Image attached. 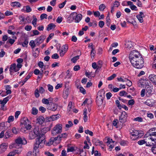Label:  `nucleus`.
Returning a JSON list of instances; mask_svg holds the SVG:
<instances>
[{
  "label": "nucleus",
  "instance_id": "nucleus-1",
  "mask_svg": "<svg viewBox=\"0 0 156 156\" xmlns=\"http://www.w3.org/2000/svg\"><path fill=\"white\" fill-rule=\"evenodd\" d=\"M129 58L134 67L141 69L144 66L143 58L141 55L137 51L133 50L131 51L129 54Z\"/></svg>",
  "mask_w": 156,
  "mask_h": 156
},
{
  "label": "nucleus",
  "instance_id": "nucleus-2",
  "mask_svg": "<svg viewBox=\"0 0 156 156\" xmlns=\"http://www.w3.org/2000/svg\"><path fill=\"white\" fill-rule=\"evenodd\" d=\"M45 141L44 138L43 136L39 137L37 139L33 152V153L36 154V156L38 155L39 151L38 148H42L44 147Z\"/></svg>",
  "mask_w": 156,
  "mask_h": 156
},
{
  "label": "nucleus",
  "instance_id": "nucleus-3",
  "mask_svg": "<svg viewBox=\"0 0 156 156\" xmlns=\"http://www.w3.org/2000/svg\"><path fill=\"white\" fill-rule=\"evenodd\" d=\"M21 128L20 131L23 133H25L27 130L30 129L32 126L27 118H23L21 121Z\"/></svg>",
  "mask_w": 156,
  "mask_h": 156
},
{
  "label": "nucleus",
  "instance_id": "nucleus-4",
  "mask_svg": "<svg viewBox=\"0 0 156 156\" xmlns=\"http://www.w3.org/2000/svg\"><path fill=\"white\" fill-rule=\"evenodd\" d=\"M27 143V141L24 137H19L15 140V143L12 144V147L11 145L9 146V148H11L14 147L16 148H19L21 147V145L25 144Z\"/></svg>",
  "mask_w": 156,
  "mask_h": 156
},
{
  "label": "nucleus",
  "instance_id": "nucleus-5",
  "mask_svg": "<svg viewBox=\"0 0 156 156\" xmlns=\"http://www.w3.org/2000/svg\"><path fill=\"white\" fill-rule=\"evenodd\" d=\"M141 132V131L139 130L133 129L130 132L131 139L132 140H135L141 137L142 135Z\"/></svg>",
  "mask_w": 156,
  "mask_h": 156
},
{
  "label": "nucleus",
  "instance_id": "nucleus-6",
  "mask_svg": "<svg viewBox=\"0 0 156 156\" xmlns=\"http://www.w3.org/2000/svg\"><path fill=\"white\" fill-rule=\"evenodd\" d=\"M62 124H58L53 128L51 130V134L53 135L60 133L62 132Z\"/></svg>",
  "mask_w": 156,
  "mask_h": 156
},
{
  "label": "nucleus",
  "instance_id": "nucleus-7",
  "mask_svg": "<svg viewBox=\"0 0 156 156\" xmlns=\"http://www.w3.org/2000/svg\"><path fill=\"white\" fill-rule=\"evenodd\" d=\"M61 140L60 137H59V136L55 138L51 137L47 143V145L48 146H50L52 144H53L54 146L60 143Z\"/></svg>",
  "mask_w": 156,
  "mask_h": 156
},
{
  "label": "nucleus",
  "instance_id": "nucleus-8",
  "mask_svg": "<svg viewBox=\"0 0 156 156\" xmlns=\"http://www.w3.org/2000/svg\"><path fill=\"white\" fill-rule=\"evenodd\" d=\"M150 81L147 79L141 78L138 82V86L141 88L147 87L149 86Z\"/></svg>",
  "mask_w": 156,
  "mask_h": 156
},
{
  "label": "nucleus",
  "instance_id": "nucleus-9",
  "mask_svg": "<svg viewBox=\"0 0 156 156\" xmlns=\"http://www.w3.org/2000/svg\"><path fill=\"white\" fill-rule=\"evenodd\" d=\"M127 117V115L126 112L125 111L122 112L119 119V122L120 123V127H122L124 123L126 122Z\"/></svg>",
  "mask_w": 156,
  "mask_h": 156
},
{
  "label": "nucleus",
  "instance_id": "nucleus-10",
  "mask_svg": "<svg viewBox=\"0 0 156 156\" xmlns=\"http://www.w3.org/2000/svg\"><path fill=\"white\" fill-rule=\"evenodd\" d=\"M60 116V115L59 114H57L56 115H53L50 117H46V122L56 120L59 119Z\"/></svg>",
  "mask_w": 156,
  "mask_h": 156
},
{
  "label": "nucleus",
  "instance_id": "nucleus-11",
  "mask_svg": "<svg viewBox=\"0 0 156 156\" xmlns=\"http://www.w3.org/2000/svg\"><path fill=\"white\" fill-rule=\"evenodd\" d=\"M137 143L140 145H142L145 144L146 146L148 147H151L153 144V143H151V142H150L148 140H146V139L139 140L138 142Z\"/></svg>",
  "mask_w": 156,
  "mask_h": 156
},
{
  "label": "nucleus",
  "instance_id": "nucleus-12",
  "mask_svg": "<svg viewBox=\"0 0 156 156\" xmlns=\"http://www.w3.org/2000/svg\"><path fill=\"white\" fill-rule=\"evenodd\" d=\"M68 49V46L67 44L63 45L62 47V48L60 50V55L61 56H64Z\"/></svg>",
  "mask_w": 156,
  "mask_h": 156
},
{
  "label": "nucleus",
  "instance_id": "nucleus-13",
  "mask_svg": "<svg viewBox=\"0 0 156 156\" xmlns=\"http://www.w3.org/2000/svg\"><path fill=\"white\" fill-rule=\"evenodd\" d=\"M147 135V134L145 135L144 137L146 138V140H148L149 141L151 140V142L156 143V136Z\"/></svg>",
  "mask_w": 156,
  "mask_h": 156
},
{
  "label": "nucleus",
  "instance_id": "nucleus-14",
  "mask_svg": "<svg viewBox=\"0 0 156 156\" xmlns=\"http://www.w3.org/2000/svg\"><path fill=\"white\" fill-rule=\"evenodd\" d=\"M74 13L75 22L79 23L82 20L83 16L80 13H77L76 12H74Z\"/></svg>",
  "mask_w": 156,
  "mask_h": 156
},
{
  "label": "nucleus",
  "instance_id": "nucleus-15",
  "mask_svg": "<svg viewBox=\"0 0 156 156\" xmlns=\"http://www.w3.org/2000/svg\"><path fill=\"white\" fill-rule=\"evenodd\" d=\"M19 71L18 69L16 66V64H13L10 66L9 69V71L11 75H12L14 72H16Z\"/></svg>",
  "mask_w": 156,
  "mask_h": 156
},
{
  "label": "nucleus",
  "instance_id": "nucleus-16",
  "mask_svg": "<svg viewBox=\"0 0 156 156\" xmlns=\"http://www.w3.org/2000/svg\"><path fill=\"white\" fill-rule=\"evenodd\" d=\"M8 144L6 143H3L0 145V154L4 153L7 149Z\"/></svg>",
  "mask_w": 156,
  "mask_h": 156
},
{
  "label": "nucleus",
  "instance_id": "nucleus-17",
  "mask_svg": "<svg viewBox=\"0 0 156 156\" xmlns=\"http://www.w3.org/2000/svg\"><path fill=\"white\" fill-rule=\"evenodd\" d=\"M74 14H75L74 12H73L68 16L66 20L67 23H70L73 22L74 20L75 21Z\"/></svg>",
  "mask_w": 156,
  "mask_h": 156
},
{
  "label": "nucleus",
  "instance_id": "nucleus-18",
  "mask_svg": "<svg viewBox=\"0 0 156 156\" xmlns=\"http://www.w3.org/2000/svg\"><path fill=\"white\" fill-rule=\"evenodd\" d=\"M155 103V100L153 99H150L147 100L144 102V104L147 105L148 106L152 107L154 105Z\"/></svg>",
  "mask_w": 156,
  "mask_h": 156
},
{
  "label": "nucleus",
  "instance_id": "nucleus-19",
  "mask_svg": "<svg viewBox=\"0 0 156 156\" xmlns=\"http://www.w3.org/2000/svg\"><path fill=\"white\" fill-rule=\"evenodd\" d=\"M51 104L48 106L47 109L52 111H55L57 108V105L54 103H51Z\"/></svg>",
  "mask_w": 156,
  "mask_h": 156
},
{
  "label": "nucleus",
  "instance_id": "nucleus-20",
  "mask_svg": "<svg viewBox=\"0 0 156 156\" xmlns=\"http://www.w3.org/2000/svg\"><path fill=\"white\" fill-rule=\"evenodd\" d=\"M144 17L143 13L142 12H139V14L136 15V17L138 19V21L140 23H142L144 22L143 18Z\"/></svg>",
  "mask_w": 156,
  "mask_h": 156
},
{
  "label": "nucleus",
  "instance_id": "nucleus-21",
  "mask_svg": "<svg viewBox=\"0 0 156 156\" xmlns=\"http://www.w3.org/2000/svg\"><path fill=\"white\" fill-rule=\"evenodd\" d=\"M33 131L34 132V134L36 135L37 136H39L38 138H39V137H41L42 136H43L44 137V135H40L39 128L38 126L35 127Z\"/></svg>",
  "mask_w": 156,
  "mask_h": 156
},
{
  "label": "nucleus",
  "instance_id": "nucleus-22",
  "mask_svg": "<svg viewBox=\"0 0 156 156\" xmlns=\"http://www.w3.org/2000/svg\"><path fill=\"white\" fill-rule=\"evenodd\" d=\"M147 88L146 89L147 92H146V95L147 97H149L151 95L152 92V89H153V87L151 85H149V86H148L147 87H146Z\"/></svg>",
  "mask_w": 156,
  "mask_h": 156
},
{
  "label": "nucleus",
  "instance_id": "nucleus-23",
  "mask_svg": "<svg viewBox=\"0 0 156 156\" xmlns=\"http://www.w3.org/2000/svg\"><path fill=\"white\" fill-rule=\"evenodd\" d=\"M28 18L29 17H28L26 18L23 16H20L19 17V19L20 20V23L21 24H24L29 23V22L27 20Z\"/></svg>",
  "mask_w": 156,
  "mask_h": 156
},
{
  "label": "nucleus",
  "instance_id": "nucleus-24",
  "mask_svg": "<svg viewBox=\"0 0 156 156\" xmlns=\"http://www.w3.org/2000/svg\"><path fill=\"white\" fill-rule=\"evenodd\" d=\"M37 123L41 125L44 122H47L46 121V118L45 119L42 116L39 117L37 119Z\"/></svg>",
  "mask_w": 156,
  "mask_h": 156
},
{
  "label": "nucleus",
  "instance_id": "nucleus-25",
  "mask_svg": "<svg viewBox=\"0 0 156 156\" xmlns=\"http://www.w3.org/2000/svg\"><path fill=\"white\" fill-rule=\"evenodd\" d=\"M45 39L44 37L41 36L36 38L35 40V41L36 44H40Z\"/></svg>",
  "mask_w": 156,
  "mask_h": 156
},
{
  "label": "nucleus",
  "instance_id": "nucleus-26",
  "mask_svg": "<svg viewBox=\"0 0 156 156\" xmlns=\"http://www.w3.org/2000/svg\"><path fill=\"white\" fill-rule=\"evenodd\" d=\"M148 78L150 80L155 84L156 81V75L151 74L149 76Z\"/></svg>",
  "mask_w": 156,
  "mask_h": 156
},
{
  "label": "nucleus",
  "instance_id": "nucleus-27",
  "mask_svg": "<svg viewBox=\"0 0 156 156\" xmlns=\"http://www.w3.org/2000/svg\"><path fill=\"white\" fill-rule=\"evenodd\" d=\"M52 101V98H49L48 99L45 98H43L42 100V103L45 105H48L49 103H51V101Z\"/></svg>",
  "mask_w": 156,
  "mask_h": 156
},
{
  "label": "nucleus",
  "instance_id": "nucleus-28",
  "mask_svg": "<svg viewBox=\"0 0 156 156\" xmlns=\"http://www.w3.org/2000/svg\"><path fill=\"white\" fill-rule=\"evenodd\" d=\"M21 11L22 12H29L32 11V9L29 6L27 5L26 6H23L21 9Z\"/></svg>",
  "mask_w": 156,
  "mask_h": 156
},
{
  "label": "nucleus",
  "instance_id": "nucleus-29",
  "mask_svg": "<svg viewBox=\"0 0 156 156\" xmlns=\"http://www.w3.org/2000/svg\"><path fill=\"white\" fill-rule=\"evenodd\" d=\"M89 47H90V48L91 49V50L90 53V55L91 57H94L95 55V48L94 46L93 45L92 43H90L89 46Z\"/></svg>",
  "mask_w": 156,
  "mask_h": 156
},
{
  "label": "nucleus",
  "instance_id": "nucleus-30",
  "mask_svg": "<svg viewBox=\"0 0 156 156\" xmlns=\"http://www.w3.org/2000/svg\"><path fill=\"white\" fill-rule=\"evenodd\" d=\"M133 46V43L131 41H127L126 42L125 47L128 49L131 48Z\"/></svg>",
  "mask_w": 156,
  "mask_h": 156
},
{
  "label": "nucleus",
  "instance_id": "nucleus-31",
  "mask_svg": "<svg viewBox=\"0 0 156 156\" xmlns=\"http://www.w3.org/2000/svg\"><path fill=\"white\" fill-rule=\"evenodd\" d=\"M120 123L119 121L118 122V120L117 119H115L113 122L112 124L115 127V128H121L122 127H120Z\"/></svg>",
  "mask_w": 156,
  "mask_h": 156
},
{
  "label": "nucleus",
  "instance_id": "nucleus-32",
  "mask_svg": "<svg viewBox=\"0 0 156 156\" xmlns=\"http://www.w3.org/2000/svg\"><path fill=\"white\" fill-rule=\"evenodd\" d=\"M149 133L148 135L156 136V128L154 127L151 128L149 130Z\"/></svg>",
  "mask_w": 156,
  "mask_h": 156
},
{
  "label": "nucleus",
  "instance_id": "nucleus-33",
  "mask_svg": "<svg viewBox=\"0 0 156 156\" xmlns=\"http://www.w3.org/2000/svg\"><path fill=\"white\" fill-rule=\"evenodd\" d=\"M56 27V25L53 23H51L49 24L47 27V30L49 31L51 30L54 29Z\"/></svg>",
  "mask_w": 156,
  "mask_h": 156
},
{
  "label": "nucleus",
  "instance_id": "nucleus-34",
  "mask_svg": "<svg viewBox=\"0 0 156 156\" xmlns=\"http://www.w3.org/2000/svg\"><path fill=\"white\" fill-rule=\"evenodd\" d=\"M85 75L89 78H91L92 77H94L95 76L94 74L92 73V72H90L86 71L85 73Z\"/></svg>",
  "mask_w": 156,
  "mask_h": 156
},
{
  "label": "nucleus",
  "instance_id": "nucleus-35",
  "mask_svg": "<svg viewBox=\"0 0 156 156\" xmlns=\"http://www.w3.org/2000/svg\"><path fill=\"white\" fill-rule=\"evenodd\" d=\"M10 5L12 6L20 7L21 6L20 3L18 2H12Z\"/></svg>",
  "mask_w": 156,
  "mask_h": 156
},
{
  "label": "nucleus",
  "instance_id": "nucleus-36",
  "mask_svg": "<svg viewBox=\"0 0 156 156\" xmlns=\"http://www.w3.org/2000/svg\"><path fill=\"white\" fill-rule=\"evenodd\" d=\"M92 103V101L90 99H86L82 104V106L87 105L90 106Z\"/></svg>",
  "mask_w": 156,
  "mask_h": 156
},
{
  "label": "nucleus",
  "instance_id": "nucleus-37",
  "mask_svg": "<svg viewBox=\"0 0 156 156\" xmlns=\"http://www.w3.org/2000/svg\"><path fill=\"white\" fill-rule=\"evenodd\" d=\"M92 141L96 146L100 145L102 143L101 141H100L99 140L96 139H93L92 140Z\"/></svg>",
  "mask_w": 156,
  "mask_h": 156
},
{
  "label": "nucleus",
  "instance_id": "nucleus-38",
  "mask_svg": "<svg viewBox=\"0 0 156 156\" xmlns=\"http://www.w3.org/2000/svg\"><path fill=\"white\" fill-rule=\"evenodd\" d=\"M83 115V120L85 122L87 121L88 119V117L87 116V110L86 108H85L84 110Z\"/></svg>",
  "mask_w": 156,
  "mask_h": 156
},
{
  "label": "nucleus",
  "instance_id": "nucleus-39",
  "mask_svg": "<svg viewBox=\"0 0 156 156\" xmlns=\"http://www.w3.org/2000/svg\"><path fill=\"white\" fill-rule=\"evenodd\" d=\"M11 96H8V97L5 98L2 101V105L3 107H4V105L6 104L7 101H9V99L10 98Z\"/></svg>",
  "mask_w": 156,
  "mask_h": 156
},
{
  "label": "nucleus",
  "instance_id": "nucleus-40",
  "mask_svg": "<svg viewBox=\"0 0 156 156\" xmlns=\"http://www.w3.org/2000/svg\"><path fill=\"white\" fill-rule=\"evenodd\" d=\"M105 139L107 140L106 143H107V145H110L112 144H113L114 141H113L112 139L110 138V137H106L105 138Z\"/></svg>",
  "mask_w": 156,
  "mask_h": 156
},
{
  "label": "nucleus",
  "instance_id": "nucleus-41",
  "mask_svg": "<svg viewBox=\"0 0 156 156\" xmlns=\"http://www.w3.org/2000/svg\"><path fill=\"white\" fill-rule=\"evenodd\" d=\"M37 136L33 131H30L29 133V137L30 139H33L35 138Z\"/></svg>",
  "mask_w": 156,
  "mask_h": 156
},
{
  "label": "nucleus",
  "instance_id": "nucleus-42",
  "mask_svg": "<svg viewBox=\"0 0 156 156\" xmlns=\"http://www.w3.org/2000/svg\"><path fill=\"white\" fill-rule=\"evenodd\" d=\"M96 101L97 104L98 105H102L103 102V99L102 98H96Z\"/></svg>",
  "mask_w": 156,
  "mask_h": 156
},
{
  "label": "nucleus",
  "instance_id": "nucleus-43",
  "mask_svg": "<svg viewBox=\"0 0 156 156\" xmlns=\"http://www.w3.org/2000/svg\"><path fill=\"white\" fill-rule=\"evenodd\" d=\"M88 25L90 27H92L93 28L95 27L97 25V22L96 21L94 20L92 22L89 23Z\"/></svg>",
  "mask_w": 156,
  "mask_h": 156
},
{
  "label": "nucleus",
  "instance_id": "nucleus-44",
  "mask_svg": "<svg viewBox=\"0 0 156 156\" xmlns=\"http://www.w3.org/2000/svg\"><path fill=\"white\" fill-rule=\"evenodd\" d=\"M104 92L103 91H100L99 92L98 94V96H97V98H102L103 99L104 97Z\"/></svg>",
  "mask_w": 156,
  "mask_h": 156
},
{
  "label": "nucleus",
  "instance_id": "nucleus-45",
  "mask_svg": "<svg viewBox=\"0 0 156 156\" xmlns=\"http://www.w3.org/2000/svg\"><path fill=\"white\" fill-rule=\"evenodd\" d=\"M133 120L135 122H141L143 121L142 118L140 117H138L134 118Z\"/></svg>",
  "mask_w": 156,
  "mask_h": 156
},
{
  "label": "nucleus",
  "instance_id": "nucleus-46",
  "mask_svg": "<svg viewBox=\"0 0 156 156\" xmlns=\"http://www.w3.org/2000/svg\"><path fill=\"white\" fill-rule=\"evenodd\" d=\"M33 20L32 21V24L34 27H36L37 22V19L36 16L34 15L33 16Z\"/></svg>",
  "mask_w": 156,
  "mask_h": 156
},
{
  "label": "nucleus",
  "instance_id": "nucleus-47",
  "mask_svg": "<svg viewBox=\"0 0 156 156\" xmlns=\"http://www.w3.org/2000/svg\"><path fill=\"white\" fill-rule=\"evenodd\" d=\"M50 127H46L43 128L41 130V132L42 133H45L48 131H49L50 129Z\"/></svg>",
  "mask_w": 156,
  "mask_h": 156
},
{
  "label": "nucleus",
  "instance_id": "nucleus-48",
  "mask_svg": "<svg viewBox=\"0 0 156 156\" xmlns=\"http://www.w3.org/2000/svg\"><path fill=\"white\" fill-rule=\"evenodd\" d=\"M39 51L38 50V48H36L35 51H34L33 52V56L36 58L37 57L38 55Z\"/></svg>",
  "mask_w": 156,
  "mask_h": 156
},
{
  "label": "nucleus",
  "instance_id": "nucleus-49",
  "mask_svg": "<svg viewBox=\"0 0 156 156\" xmlns=\"http://www.w3.org/2000/svg\"><path fill=\"white\" fill-rule=\"evenodd\" d=\"M38 113V110L36 108L33 107L31 110V113L34 115L37 114Z\"/></svg>",
  "mask_w": 156,
  "mask_h": 156
},
{
  "label": "nucleus",
  "instance_id": "nucleus-50",
  "mask_svg": "<svg viewBox=\"0 0 156 156\" xmlns=\"http://www.w3.org/2000/svg\"><path fill=\"white\" fill-rule=\"evenodd\" d=\"M14 120V117L13 116L11 115L9 116L7 122L10 123L13 121Z\"/></svg>",
  "mask_w": 156,
  "mask_h": 156
},
{
  "label": "nucleus",
  "instance_id": "nucleus-51",
  "mask_svg": "<svg viewBox=\"0 0 156 156\" xmlns=\"http://www.w3.org/2000/svg\"><path fill=\"white\" fill-rule=\"evenodd\" d=\"M0 129H6L7 127L5 126V122H2L0 124Z\"/></svg>",
  "mask_w": 156,
  "mask_h": 156
},
{
  "label": "nucleus",
  "instance_id": "nucleus-52",
  "mask_svg": "<svg viewBox=\"0 0 156 156\" xmlns=\"http://www.w3.org/2000/svg\"><path fill=\"white\" fill-rule=\"evenodd\" d=\"M73 125V122L71 121H68V124H66V128H69L72 126Z\"/></svg>",
  "mask_w": 156,
  "mask_h": 156
},
{
  "label": "nucleus",
  "instance_id": "nucleus-53",
  "mask_svg": "<svg viewBox=\"0 0 156 156\" xmlns=\"http://www.w3.org/2000/svg\"><path fill=\"white\" fill-rule=\"evenodd\" d=\"M106 6L105 5L103 4H101L99 6V10L101 11H103L104 10Z\"/></svg>",
  "mask_w": 156,
  "mask_h": 156
},
{
  "label": "nucleus",
  "instance_id": "nucleus-54",
  "mask_svg": "<svg viewBox=\"0 0 156 156\" xmlns=\"http://www.w3.org/2000/svg\"><path fill=\"white\" fill-rule=\"evenodd\" d=\"M29 45L32 48H34L35 46L34 41L33 40L30 41L29 43Z\"/></svg>",
  "mask_w": 156,
  "mask_h": 156
},
{
  "label": "nucleus",
  "instance_id": "nucleus-55",
  "mask_svg": "<svg viewBox=\"0 0 156 156\" xmlns=\"http://www.w3.org/2000/svg\"><path fill=\"white\" fill-rule=\"evenodd\" d=\"M15 41V40L14 39H11L9 37L8 40L7 42V43H9L11 45L13 44Z\"/></svg>",
  "mask_w": 156,
  "mask_h": 156
},
{
  "label": "nucleus",
  "instance_id": "nucleus-56",
  "mask_svg": "<svg viewBox=\"0 0 156 156\" xmlns=\"http://www.w3.org/2000/svg\"><path fill=\"white\" fill-rule=\"evenodd\" d=\"M127 94V93L124 90L121 91L119 93V95L121 96H126Z\"/></svg>",
  "mask_w": 156,
  "mask_h": 156
},
{
  "label": "nucleus",
  "instance_id": "nucleus-57",
  "mask_svg": "<svg viewBox=\"0 0 156 156\" xmlns=\"http://www.w3.org/2000/svg\"><path fill=\"white\" fill-rule=\"evenodd\" d=\"M117 80L119 82H126V81H127V79L125 78L124 79H123L122 77H120L119 78H117Z\"/></svg>",
  "mask_w": 156,
  "mask_h": 156
},
{
  "label": "nucleus",
  "instance_id": "nucleus-58",
  "mask_svg": "<svg viewBox=\"0 0 156 156\" xmlns=\"http://www.w3.org/2000/svg\"><path fill=\"white\" fill-rule=\"evenodd\" d=\"M54 34L53 33H51L49 35L47 39V42H48L54 36Z\"/></svg>",
  "mask_w": 156,
  "mask_h": 156
},
{
  "label": "nucleus",
  "instance_id": "nucleus-59",
  "mask_svg": "<svg viewBox=\"0 0 156 156\" xmlns=\"http://www.w3.org/2000/svg\"><path fill=\"white\" fill-rule=\"evenodd\" d=\"M6 91V92H5V93H2V97H4L6 96V95L9 94H10L11 93V91L10 90H7Z\"/></svg>",
  "mask_w": 156,
  "mask_h": 156
},
{
  "label": "nucleus",
  "instance_id": "nucleus-60",
  "mask_svg": "<svg viewBox=\"0 0 156 156\" xmlns=\"http://www.w3.org/2000/svg\"><path fill=\"white\" fill-rule=\"evenodd\" d=\"M39 92V89L38 88L36 89L35 91V95L37 98H38L40 96Z\"/></svg>",
  "mask_w": 156,
  "mask_h": 156
},
{
  "label": "nucleus",
  "instance_id": "nucleus-61",
  "mask_svg": "<svg viewBox=\"0 0 156 156\" xmlns=\"http://www.w3.org/2000/svg\"><path fill=\"white\" fill-rule=\"evenodd\" d=\"M68 95V89H66V90L63 92V97L64 98H66Z\"/></svg>",
  "mask_w": 156,
  "mask_h": 156
},
{
  "label": "nucleus",
  "instance_id": "nucleus-62",
  "mask_svg": "<svg viewBox=\"0 0 156 156\" xmlns=\"http://www.w3.org/2000/svg\"><path fill=\"white\" fill-rule=\"evenodd\" d=\"M62 18L61 16H59L57 19L56 22L58 23H60L62 21Z\"/></svg>",
  "mask_w": 156,
  "mask_h": 156
},
{
  "label": "nucleus",
  "instance_id": "nucleus-63",
  "mask_svg": "<svg viewBox=\"0 0 156 156\" xmlns=\"http://www.w3.org/2000/svg\"><path fill=\"white\" fill-rule=\"evenodd\" d=\"M116 76V75L115 74H113L110 76L108 78L107 80H113Z\"/></svg>",
  "mask_w": 156,
  "mask_h": 156
},
{
  "label": "nucleus",
  "instance_id": "nucleus-64",
  "mask_svg": "<svg viewBox=\"0 0 156 156\" xmlns=\"http://www.w3.org/2000/svg\"><path fill=\"white\" fill-rule=\"evenodd\" d=\"M79 56H76L73 58L71 59V61L73 62V63H75L76 61L77 60L79 59Z\"/></svg>",
  "mask_w": 156,
  "mask_h": 156
}]
</instances>
